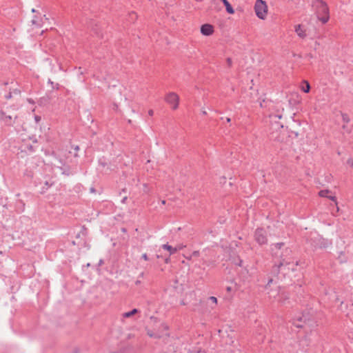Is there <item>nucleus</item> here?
<instances>
[{
  "label": "nucleus",
  "mask_w": 353,
  "mask_h": 353,
  "mask_svg": "<svg viewBox=\"0 0 353 353\" xmlns=\"http://www.w3.org/2000/svg\"><path fill=\"white\" fill-rule=\"evenodd\" d=\"M284 245L283 243H276L271 245V250L275 256L280 258V262L278 265L272 267L271 272L274 274H277L278 279H283L285 275L288 274L289 271H296V267L299 265L297 261H294L292 257V250L285 248L281 249Z\"/></svg>",
  "instance_id": "obj_1"
},
{
  "label": "nucleus",
  "mask_w": 353,
  "mask_h": 353,
  "mask_svg": "<svg viewBox=\"0 0 353 353\" xmlns=\"http://www.w3.org/2000/svg\"><path fill=\"white\" fill-rule=\"evenodd\" d=\"M265 290L269 294L270 299H273L278 302L284 303L283 299H287L284 293L281 292L279 286L272 278L268 279V283L265 285Z\"/></svg>",
  "instance_id": "obj_2"
},
{
  "label": "nucleus",
  "mask_w": 353,
  "mask_h": 353,
  "mask_svg": "<svg viewBox=\"0 0 353 353\" xmlns=\"http://www.w3.org/2000/svg\"><path fill=\"white\" fill-rule=\"evenodd\" d=\"M317 332L314 330L307 333L299 340V350L302 352H307L314 341L317 340Z\"/></svg>",
  "instance_id": "obj_3"
},
{
  "label": "nucleus",
  "mask_w": 353,
  "mask_h": 353,
  "mask_svg": "<svg viewBox=\"0 0 353 353\" xmlns=\"http://www.w3.org/2000/svg\"><path fill=\"white\" fill-rule=\"evenodd\" d=\"M313 7L316 9L318 19L325 23L329 20V9L327 4L321 0H316Z\"/></svg>",
  "instance_id": "obj_4"
},
{
  "label": "nucleus",
  "mask_w": 353,
  "mask_h": 353,
  "mask_svg": "<svg viewBox=\"0 0 353 353\" xmlns=\"http://www.w3.org/2000/svg\"><path fill=\"white\" fill-rule=\"evenodd\" d=\"M254 10L259 19H264L268 12V6L265 2L263 0H256L254 5Z\"/></svg>",
  "instance_id": "obj_5"
},
{
  "label": "nucleus",
  "mask_w": 353,
  "mask_h": 353,
  "mask_svg": "<svg viewBox=\"0 0 353 353\" xmlns=\"http://www.w3.org/2000/svg\"><path fill=\"white\" fill-rule=\"evenodd\" d=\"M292 323L296 327H303L305 325L309 323L310 316L308 314H298L291 319Z\"/></svg>",
  "instance_id": "obj_6"
},
{
  "label": "nucleus",
  "mask_w": 353,
  "mask_h": 353,
  "mask_svg": "<svg viewBox=\"0 0 353 353\" xmlns=\"http://www.w3.org/2000/svg\"><path fill=\"white\" fill-rule=\"evenodd\" d=\"M254 239L259 245L267 243V234L266 231L263 228H257L254 233Z\"/></svg>",
  "instance_id": "obj_7"
},
{
  "label": "nucleus",
  "mask_w": 353,
  "mask_h": 353,
  "mask_svg": "<svg viewBox=\"0 0 353 353\" xmlns=\"http://www.w3.org/2000/svg\"><path fill=\"white\" fill-rule=\"evenodd\" d=\"M179 96L174 92H170L165 97V101L172 105L174 110L176 109L179 105Z\"/></svg>",
  "instance_id": "obj_8"
},
{
  "label": "nucleus",
  "mask_w": 353,
  "mask_h": 353,
  "mask_svg": "<svg viewBox=\"0 0 353 353\" xmlns=\"http://www.w3.org/2000/svg\"><path fill=\"white\" fill-rule=\"evenodd\" d=\"M214 32V28L212 25L205 23L201 27V33L205 36H210Z\"/></svg>",
  "instance_id": "obj_9"
},
{
  "label": "nucleus",
  "mask_w": 353,
  "mask_h": 353,
  "mask_svg": "<svg viewBox=\"0 0 353 353\" xmlns=\"http://www.w3.org/2000/svg\"><path fill=\"white\" fill-rule=\"evenodd\" d=\"M0 120L7 125H12L14 123L12 116L6 114L3 111L0 112Z\"/></svg>",
  "instance_id": "obj_10"
},
{
  "label": "nucleus",
  "mask_w": 353,
  "mask_h": 353,
  "mask_svg": "<svg viewBox=\"0 0 353 353\" xmlns=\"http://www.w3.org/2000/svg\"><path fill=\"white\" fill-rule=\"evenodd\" d=\"M294 31L296 33V34L298 35V37L301 39H304L307 36V34L305 32V29L301 24L296 25L294 26Z\"/></svg>",
  "instance_id": "obj_11"
},
{
  "label": "nucleus",
  "mask_w": 353,
  "mask_h": 353,
  "mask_svg": "<svg viewBox=\"0 0 353 353\" xmlns=\"http://www.w3.org/2000/svg\"><path fill=\"white\" fill-rule=\"evenodd\" d=\"M224 6H225V9L228 13L229 14H234V10L233 9L232 6L230 5L229 1L228 0H221Z\"/></svg>",
  "instance_id": "obj_12"
},
{
  "label": "nucleus",
  "mask_w": 353,
  "mask_h": 353,
  "mask_svg": "<svg viewBox=\"0 0 353 353\" xmlns=\"http://www.w3.org/2000/svg\"><path fill=\"white\" fill-rule=\"evenodd\" d=\"M162 248L169 251L170 254H174L178 251L177 248H173L172 246H171L168 244H163L162 245Z\"/></svg>",
  "instance_id": "obj_13"
},
{
  "label": "nucleus",
  "mask_w": 353,
  "mask_h": 353,
  "mask_svg": "<svg viewBox=\"0 0 353 353\" xmlns=\"http://www.w3.org/2000/svg\"><path fill=\"white\" fill-rule=\"evenodd\" d=\"M137 312H138V310L137 309H133V310H132L130 312H127L123 313V317H124V318H129V317L132 316V315L137 314Z\"/></svg>",
  "instance_id": "obj_14"
},
{
  "label": "nucleus",
  "mask_w": 353,
  "mask_h": 353,
  "mask_svg": "<svg viewBox=\"0 0 353 353\" xmlns=\"http://www.w3.org/2000/svg\"><path fill=\"white\" fill-rule=\"evenodd\" d=\"M303 83L305 84V85H303L301 87V90H303V92H304L305 93H308L310 92V83H308V81H303Z\"/></svg>",
  "instance_id": "obj_15"
},
{
  "label": "nucleus",
  "mask_w": 353,
  "mask_h": 353,
  "mask_svg": "<svg viewBox=\"0 0 353 353\" xmlns=\"http://www.w3.org/2000/svg\"><path fill=\"white\" fill-rule=\"evenodd\" d=\"M232 263L236 265L242 266L243 261L239 257H236L233 259Z\"/></svg>",
  "instance_id": "obj_16"
},
{
  "label": "nucleus",
  "mask_w": 353,
  "mask_h": 353,
  "mask_svg": "<svg viewBox=\"0 0 353 353\" xmlns=\"http://www.w3.org/2000/svg\"><path fill=\"white\" fill-rule=\"evenodd\" d=\"M61 171H62V174H65L67 176H69L71 172H70V168H61V167H58Z\"/></svg>",
  "instance_id": "obj_17"
},
{
  "label": "nucleus",
  "mask_w": 353,
  "mask_h": 353,
  "mask_svg": "<svg viewBox=\"0 0 353 353\" xmlns=\"http://www.w3.org/2000/svg\"><path fill=\"white\" fill-rule=\"evenodd\" d=\"M329 191L327 190H322L319 192V194L321 197H328L327 194Z\"/></svg>",
  "instance_id": "obj_18"
},
{
  "label": "nucleus",
  "mask_w": 353,
  "mask_h": 353,
  "mask_svg": "<svg viewBox=\"0 0 353 353\" xmlns=\"http://www.w3.org/2000/svg\"><path fill=\"white\" fill-rule=\"evenodd\" d=\"M10 92H12V94H17V95H18V94H20V93H21L20 90L17 89V88L13 89V90H12V91H10Z\"/></svg>",
  "instance_id": "obj_19"
},
{
  "label": "nucleus",
  "mask_w": 353,
  "mask_h": 353,
  "mask_svg": "<svg viewBox=\"0 0 353 353\" xmlns=\"http://www.w3.org/2000/svg\"><path fill=\"white\" fill-rule=\"evenodd\" d=\"M148 334L150 335V336H151V337H154V338H159V337H161V336H160V335H158V334H154V333H151V332H148Z\"/></svg>",
  "instance_id": "obj_20"
},
{
  "label": "nucleus",
  "mask_w": 353,
  "mask_h": 353,
  "mask_svg": "<svg viewBox=\"0 0 353 353\" xmlns=\"http://www.w3.org/2000/svg\"><path fill=\"white\" fill-rule=\"evenodd\" d=\"M48 83L49 84L52 85V88H56L57 89H58V88H59V85H58V84H57V85H56V87H54V83H53V81H51V79H48Z\"/></svg>",
  "instance_id": "obj_21"
},
{
  "label": "nucleus",
  "mask_w": 353,
  "mask_h": 353,
  "mask_svg": "<svg viewBox=\"0 0 353 353\" xmlns=\"http://www.w3.org/2000/svg\"><path fill=\"white\" fill-rule=\"evenodd\" d=\"M209 299L212 303H217V299L215 296H210Z\"/></svg>",
  "instance_id": "obj_22"
},
{
  "label": "nucleus",
  "mask_w": 353,
  "mask_h": 353,
  "mask_svg": "<svg viewBox=\"0 0 353 353\" xmlns=\"http://www.w3.org/2000/svg\"><path fill=\"white\" fill-rule=\"evenodd\" d=\"M31 22H32V23L33 25H37V26L39 25V23H38V21H37V19H36V17H35L32 19Z\"/></svg>",
  "instance_id": "obj_23"
},
{
  "label": "nucleus",
  "mask_w": 353,
  "mask_h": 353,
  "mask_svg": "<svg viewBox=\"0 0 353 353\" xmlns=\"http://www.w3.org/2000/svg\"><path fill=\"white\" fill-rule=\"evenodd\" d=\"M12 97V92H10L8 94H7L6 96H5V98L6 99H10Z\"/></svg>",
  "instance_id": "obj_24"
},
{
  "label": "nucleus",
  "mask_w": 353,
  "mask_h": 353,
  "mask_svg": "<svg viewBox=\"0 0 353 353\" xmlns=\"http://www.w3.org/2000/svg\"><path fill=\"white\" fill-rule=\"evenodd\" d=\"M232 59L230 58H228L227 59V63H228L229 67H230L232 65Z\"/></svg>",
  "instance_id": "obj_25"
},
{
  "label": "nucleus",
  "mask_w": 353,
  "mask_h": 353,
  "mask_svg": "<svg viewBox=\"0 0 353 353\" xmlns=\"http://www.w3.org/2000/svg\"><path fill=\"white\" fill-rule=\"evenodd\" d=\"M141 258H142L143 259H144L145 261H148V255H147V254H145V253L142 254Z\"/></svg>",
  "instance_id": "obj_26"
},
{
  "label": "nucleus",
  "mask_w": 353,
  "mask_h": 353,
  "mask_svg": "<svg viewBox=\"0 0 353 353\" xmlns=\"http://www.w3.org/2000/svg\"><path fill=\"white\" fill-rule=\"evenodd\" d=\"M193 256H199V251H194L192 252Z\"/></svg>",
  "instance_id": "obj_27"
},
{
  "label": "nucleus",
  "mask_w": 353,
  "mask_h": 353,
  "mask_svg": "<svg viewBox=\"0 0 353 353\" xmlns=\"http://www.w3.org/2000/svg\"><path fill=\"white\" fill-rule=\"evenodd\" d=\"M34 119L37 123H38L41 120V117L39 116H35Z\"/></svg>",
  "instance_id": "obj_28"
},
{
  "label": "nucleus",
  "mask_w": 353,
  "mask_h": 353,
  "mask_svg": "<svg viewBox=\"0 0 353 353\" xmlns=\"http://www.w3.org/2000/svg\"><path fill=\"white\" fill-rule=\"evenodd\" d=\"M347 163H348L351 167H352V166H353V161H352L351 159L348 160Z\"/></svg>",
  "instance_id": "obj_29"
},
{
  "label": "nucleus",
  "mask_w": 353,
  "mask_h": 353,
  "mask_svg": "<svg viewBox=\"0 0 353 353\" xmlns=\"http://www.w3.org/2000/svg\"><path fill=\"white\" fill-rule=\"evenodd\" d=\"M99 164L101 165L103 167L105 165V163L102 161L101 159L99 160Z\"/></svg>",
  "instance_id": "obj_30"
},
{
  "label": "nucleus",
  "mask_w": 353,
  "mask_h": 353,
  "mask_svg": "<svg viewBox=\"0 0 353 353\" xmlns=\"http://www.w3.org/2000/svg\"><path fill=\"white\" fill-rule=\"evenodd\" d=\"M148 114L150 116H152L154 114V111L152 110H150L148 111Z\"/></svg>",
  "instance_id": "obj_31"
},
{
  "label": "nucleus",
  "mask_w": 353,
  "mask_h": 353,
  "mask_svg": "<svg viewBox=\"0 0 353 353\" xmlns=\"http://www.w3.org/2000/svg\"><path fill=\"white\" fill-rule=\"evenodd\" d=\"M311 245L315 248L317 246H321V245H319L318 243H311Z\"/></svg>",
  "instance_id": "obj_32"
},
{
  "label": "nucleus",
  "mask_w": 353,
  "mask_h": 353,
  "mask_svg": "<svg viewBox=\"0 0 353 353\" xmlns=\"http://www.w3.org/2000/svg\"><path fill=\"white\" fill-rule=\"evenodd\" d=\"M161 326L164 330H168V326L165 324H162Z\"/></svg>",
  "instance_id": "obj_33"
},
{
  "label": "nucleus",
  "mask_w": 353,
  "mask_h": 353,
  "mask_svg": "<svg viewBox=\"0 0 353 353\" xmlns=\"http://www.w3.org/2000/svg\"><path fill=\"white\" fill-rule=\"evenodd\" d=\"M45 185L47 186L46 189H48L50 186V185L49 184V183L48 181L46 182Z\"/></svg>",
  "instance_id": "obj_34"
},
{
  "label": "nucleus",
  "mask_w": 353,
  "mask_h": 353,
  "mask_svg": "<svg viewBox=\"0 0 353 353\" xmlns=\"http://www.w3.org/2000/svg\"><path fill=\"white\" fill-rule=\"evenodd\" d=\"M126 199H127V197H126V196H125V197H124V198H123V199L121 200V202H122V203H125V201H126Z\"/></svg>",
  "instance_id": "obj_35"
},
{
  "label": "nucleus",
  "mask_w": 353,
  "mask_h": 353,
  "mask_svg": "<svg viewBox=\"0 0 353 353\" xmlns=\"http://www.w3.org/2000/svg\"><path fill=\"white\" fill-rule=\"evenodd\" d=\"M130 16H131V17H132V18L133 17H137L136 13H134V12H133V13H132V14H130Z\"/></svg>",
  "instance_id": "obj_36"
},
{
  "label": "nucleus",
  "mask_w": 353,
  "mask_h": 353,
  "mask_svg": "<svg viewBox=\"0 0 353 353\" xmlns=\"http://www.w3.org/2000/svg\"><path fill=\"white\" fill-rule=\"evenodd\" d=\"M226 290H227L228 292H230L231 290H232V288L231 287H227Z\"/></svg>",
  "instance_id": "obj_37"
},
{
  "label": "nucleus",
  "mask_w": 353,
  "mask_h": 353,
  "mask_svg": "<svg viewBox=\"0 0 353 353\" xmlns=\"http://www.w3.org/2000/svg\"><path fill=\"white\" fill-rule=\"evenodd\" d=\"M90 192H95L94 188H90Z\"/></svg>",
  "instance_id": "obj_38"
},
{
  "label": "nucleus",
  "mask_w": 353,
  "mask_h": 353,
  "mask_svg": "<svg viewBox=\"0 0 353 353\" xmlns=\"http://www.w3.org/2000/svg\"><path fill=\"white\" fill-rule=\"evenodd\" d=\"M330 199L335 201V196H329Z\"/></svg>",
  "instance_id": "obj_39"
},
{
  "label": "nucleus",
  "mask_w": 353,
  "mask_h": 353,
  "mask_svg": "<svg viewBox=\"0 0 353 353\" xmlns=\"http://www.w3.org/2000/svg\"><path fill=\"white\" fill-rule=\"evenodd\" d=\"M59 162L61 164V165H63V162L61 159H59Z\"/></svg>",
  "instance_id": "obj_40"
},
{
  "label": "nucleus",
  "mask_w": 353,
  "mask_h": 353,
  "mask_svg": "<svg viewBox=\"0 0 353 353\" xmlns=\"http://www.w3.org/2000/svg\"><path fill=\"white\" fill-rule=\"evenodd\" d=\"M103 263V260L101 259L99 262V265H101Z\"/></svg>",
  "instance_id": "obj_41"
},
{
  "label": "nucleus",
  "mask_w": 353,
  "mask_h": 353,
  "mask_svg": "<svg viewBox=\"0 0 353 353\" xmlns=\"http://www.w3.org/2000/svg\"><path fill=\"white\" fill-rule=\"evenodd\" d=\"M309 58L312 59L313 57L311 54H309L307 55Z\"/></svg>",
  "instance_id": "obj_42"
},
{
  "label": "nucleus",
  "mask_w": 353,
  "mask_h": 353,
  "mask_svg": "<svg viewBox=\"0 0 353 353\" xmlns=\"http://www.w3.org/2000/svg\"><path fill=\"white\" fill-rule=\"evenodd\" d=\"M28 101L29 103H33V101H32V99H28Z\"/></svg>",
  "instance_id": "obj_43"
},
{
  "label": "nucleus",
  "mask_w": 353,
  "mask_h": 353,
  "mask_svg": "<svg viewBox=\"0 0 353 353\" xmlns=\"http://www.w3.org/2000/svg\"><path fill=\"white\" fill-rule=\"evenodd\" d=\"M226 121H227V122H228V123H229V122H230L231 119H230V118H228H228L226 119Z\"/></svg>",
  "instance_id": "obj_44"
},
{
  "label": "nucleus",
  "mask_w": 353,
  "mask_h": 353,
  "mask_svg": "<svg viewBox=\"0 0 353 353\" xmlns=\"http://www.w3.org/2000/svg\"><path fill=\"white\" fill-rule=\"evenodd\" d=\"M276 117H278L279 119L281 118V115H275Z\"/></svg>",
  "instance_id": "obj_45"
},
{
  "label": "nucleus",
  "mask_w": 353,
  "mask_h": 353,
  "mask_svg": "<svg viewBox=\"0 0 353 353\" xmlns=\"http://www.w3.org/2000/svg\"><path fill=\"white\" fill-rule=\"evenodd\" d=\"M176 248H177L178 250H179L182 249L183 247L182 246H179V247H176Z\"/></svg>",
  "instance_id": "obj_46"
},
{
  "label": "nucleus",
  "mask_w": 353,
  "mask_h": 353,
  "mask_svg": "<svg viewBox=\"0 0 353 353\" xmlns=\"http://www.w3.org/2000/svg\"><path fill=\"white\" fill-rule=\"evenodd\" d=\"M140 283H141V281H136V284H137V285H139Z\"/></svg>",
  "instance_id": "obj_47"
},
{
  "label": "nucleus",
  "mask_w": 353,
  "mask_h": 353,
  "mask_svg": "<svg viewBox=\"0 0 353 353\" xmlns=\"http://www.w3.org/2000/svg\"><path fill=\"white\" fill-rule=\"evenodd\" d=\"M32 12H36L35 9H34V8H32Z\"/></svg>",
  "instance_id": "obj_48"
},
{
  "label": "nucleus",
  "mask_w": 353,
  "mask_h": 353,
  "mask_svg": "<svg viewBox=\"0 0 353 353\" xmlns=\"http://www.w3.org/2000/svg\"><path fill=\"white\" fill-rule=\"evenodd\" d=\"M75 150H79V146H76V147H75Z\"/></svg>",
  "instance_id": "obj_49"
},
{
  "label": "nucleus",
  "mask_w": 353,
  "mask_h": 353,
  "mask_svg": "<svg viewBox=\"0 0 353 353\" xmlns=\"http://www.w3.org/2000/svg\"><path fill=\"white\" fill-rule=\"evenodd\" d=\"M161 203H162V204H165V201L163 200V201H161Z\"/></svg>",
  "instance_id": "obj_50"
},
{
  "label": "nucleus",
  "mask_w": 353,
  "mask_h": 353,
  "mask_svg": "<svg viewBox=\"0 0 353 353\" xmlns=\"http://www.w3.org/2000/svg\"><path fill=\"white\" fill-rule=\"evenodd\" d=\"M202 112H203V114H207V113H206V112H205V110H204V111H203Z\"/></svg>",
  "instance_id": "obj_51"
}]
</instances>
